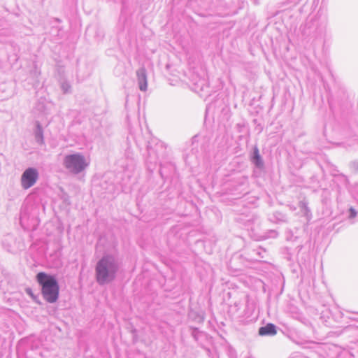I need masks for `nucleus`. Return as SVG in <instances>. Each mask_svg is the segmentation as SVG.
I'll list each match as a JSON object with an SVG mask.
<instances>
[{
	"label": "nucleus",
	"mask_w": 358,
	"mask_h": 358,
	"mask_svg": "<svg viewBox=\"0 0 358 358\" xmlns=\"http://www.w3.org/2000/svg\"><path fill=\"white\" fill-rule=\"evenodd\" d=\"M36 280L41 287V293L48 303H55L59 297V287L55 278L44 272L36 275Z\"/></svg>",
	"instance_id": "1"
},
{
	"label": "nucleus",
	"mask_w": 358,
	"mask_h": 358,
	"mask_svg": "<svg viewBox=\"0 0 358 358\" xmlns=\"http://www.w3.org/2000/svg\"><path fill=\"white\" fill-rule=\"evenodd\" d=\"M117 266L114 259L110 256L101 259L96 266V278L99 284H105L115 278Z\"/></svg>",
	"instance_id": "2"
},
{
	"label": "nucleus",
	"mask_w": 358,
	"mask_h": 358,
	"mask_svg": "<svg viewBox=\"0 0 358 358\" xmlns=\"http://www.w3.org/2000/svg\"><path fill=\"white\" fill-rule=\"evenodd\" d=\"M64 164L71 173H78L83 171L87 166L88 164L83 155L73 154L66 155L64 157Z\"/></svg>",
	"instance_id": "3"
},
{
	"label": "nucleus",
	"mask_w": 358,
	"mask_h": 358,
	"mask_svg": "<svg viewBox=\"0 0 358 358\" xmlns=\"http://www.w3.org/2000/svg\"><path fill=\"white\" fill-rule=\"evenodd\" d=\"M38 176V172L35 169H27L21 177V184L23 188L28 189L32 187L36 183Z\"/></svg>",
	"instance_id": "4"
},
{
	"label": "nucleus",
	"mask_w": 358,
	"mask_h": 358,
	"mask_svg": "<svg viewBox=\"0 0 358 358\" xmlns=\"http://www.w3.org/2000/svg\"><path fill=\"white\" fill-rule=\"evenodd\" d=\"M276 333L275 326L271 323H268L259 329V334L260 336H274Z\"/></svg>",
	"instance_id": "5"
},
{
	"label": "nucleus",
	"mask_w": 358,
	"mask_h": 358,
	"mask_svg": "<svg viewBox=\"0 0 358 358\" xmlns=\"http://www.w3.org/2000/svg\"><path fill=\"white\" fill-rule=\"evenodd\" d=\"M138 77L140 84V90L142 91H145L147 88L146 74L145 70H141L138 73Z\"/></svg>",
	"instance_id": "6"
},
{
	"label": "nucleus",
	"mask_w": 358,
	"mask_h": 358,
	"mask_svg": "<svg viewBox=\"0 0 358 358\" xmlns=\"http://www.w3.org/2000/svg\"><path fill=\"white\" fill-rule=\"evenodd\" d=\"M254 162L256 164L257 166H260L262 165L261 157L259 154V150L255 148L254 150Z\"/></svg>",
	"instance_id": "7"
},
{
	"label": "nucleus",
	"mask_w": 358,
	"mask_h": 358,
	"mask_svg": "<svg viewBox=\"0 0 358 358\" xmlns=\"http://www.w3.org/2000/svg\"><path fill=\"white\" fill-rule=\"evenodd\" d=\"M350 217H355L357 215V213L355 211V210L352 208H350Z\"/></svg>",
	"instance_id": "8"
},
{
	"label": "nucleus",
	"mask_w": 358,
	"mask_h": 358,
	"mask_svg": "<svg viewBox=\"0 0 358 358\" xmlns=\"http://www.w3.org/2000/svg\"><path fill=\"white\" fill-rule=\"evenodd\" d=\"M27 294H29L31 296H32V297L34 296L33 293H32V292H31V289H27Z\"/></svg>",
	"instance_id": "9"
}]
</instances>
